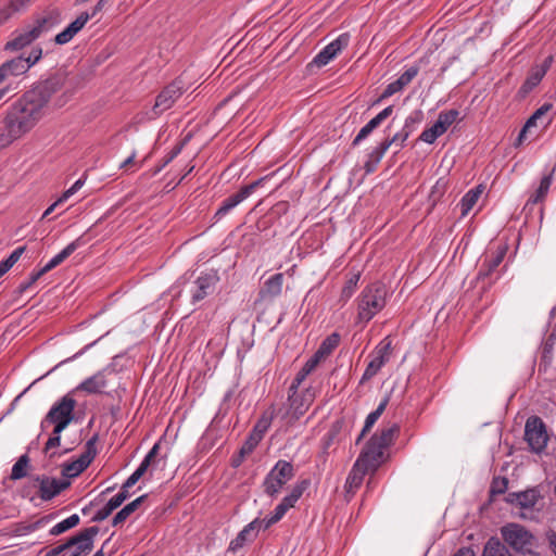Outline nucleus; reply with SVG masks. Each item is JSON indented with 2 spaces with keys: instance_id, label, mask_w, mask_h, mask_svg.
Returning <instances> with one entry per match:
<instances>
[{
  "instance_id": "nucleus-1",
  "label": "nucleus",
  "mask_w": 556,
  "mask_h": 556,
  "mask_svg": "<svg viewBox=\"0 0 556 556\" xmlns=\"http://www.w3.org/2000/svg\"><path fill=\"white\" fill-rule=\"evenodd\" d=\"M46 106L29 90L13 101L4 111L0 132V150L30 132L43 118Z\"/></svg>"
},
{
  "instance_id": "nucleus-2",
  "label": "nucleus",
  "mask_w": 556,
  "mask_h": 556,
  "mask_svg": "<svg viewBox=\"0 0 556 556\" xmlns=\"http://www.w3.org/2000/svg\"><path fill=\"white\" fill-rule=\"evenodd\" d=\"M70 425V392L64 394L59 402L52 405L48 414L40 422L41 431H47L50 427H52V431L49 434V438L45 444L43 452L49 457V459L53 460L54 458L61 456L62 454H66L70 452L68 448H65L62 453L52 452L53 448H56L61 444V432Z\"/></svg>"
},
{
  "instance_id": "nucleus-3",
  "label": "nucleus",
  "mask_w": 556,
  "mask_h": 556,
  "mask_svg": "<svg viewBox=\"0 0 556 556\" xmlns=\"http://www.w3.org/2000/svg\"><path fill=\"white\" fill-rule=\"evenodd\" d=\"M61 23V14L59 10L51 9L45 11L40 15H36L33 25H28L22 30H15L13 38L9 40L4 50L7 51H18L30 45L42 34L51 30L53 27Z\"/></svg>"
},
{
  "instance_id": "nucleus-4",
  "label": "nucleus",
  "mask_w": 556,
  "mask_h": 556,
  "mask_svg": "<svg viewBox=\"0 0 556 556\" xmlns=\"http://www.w3.org/2000/svg\"><path fill=\"white\" fill-rule=\"evenodd\" d=\"M399 431L400 427L397 424L380 429L366 443L356 462L371 472H375L383 463L384 451L392 444Z\"/></svg>"
},
{
  "instance_id": "nucleus-5",
  "label": "nucleus",
  "mask_w": 556,
  "mask_h": 556,
  "mask_svg": "<svg viewBox=\"0 0 556 556\" xmlns=\"http://www.w3.org/2000/svg\"><path fill=\"white\" fill-rule=\"evenodd\" d=\"M47 108L52 104L54 109L63 108L68 98V73L60 68L45 81L29 90Z\"/></svg>"
},
{
  "instance_id": "nucleus-6",
  "label": "nucleus",
  "mask_w": 556,
  "mask_h": 556,
  "mask_svg": "<svg viewBox=\"0 0 556 556\" xmlns=\"http://www.w3.org/2000/svg\"><path fill=\"white\" fill-rule=\"evenodd\" d=\"M387 295V287L380 281L366 286L357 296L358 323L367 324L381 312L386 306Z\"/></svg>"
},
{
  "instance_id": "nucleus-7",
  "label": "nucleus",
  "mask_w": 556,
  "mask_h": 556,
  "mask_svg": "<svg viewBox=\"0 0 556 556\" xmlns=\"http://www.w3.org/2000/svg\"><path fill=\"white\" fill-rule=\"evenodd\" d=\"M504 544L515 552L527 555L533 554L538 546L536 538L522 525L510 522L501 528Z\"/></svg>"
},
{
  "instance_id": "nucleus-8",
  "label": "nucleus",
  "mask_w": 556,
  "mask_h": 556,
  "mask_svg": "<svg viewBox=\"0 0 556 556\" xmlns=\"http://www.w3.org/2000/svg\"><path fill=\"white\" fill-rule=\"evenodd\" d=\"M294 477V468L290 462L280 459L266 475L263 489L270 497H276L287 482Z\"/></svg>"
},
{
  "instance_id": "nucleus-9",
  "label": "nucleus",
  "mask_w": 556,
  "mask_h": 556,
  "mask_svg": "<svg viewBox=\"0 0 556 556\" xmlns=\"http://www.w3.org/2000/svg\"><path fill=\"white\" fill-rule=\"evenodd\" d=\"M315 399V391L312 388L304 390L292 389L289 387L288 393V407L283 415V418L288 422H294L300 419L309 408Z\"/></svg>"
},
{
  "instance_id": "nucleus-10",
  "label": "nucleus",
  "mask_w": 556,
  "mask_h": 556,
  "mask_svg": "<svg viewBox=\"0 0 556 556\" xmlns=\"http://www.w3.org/2000/svg\"><path fill=\"white\" fill-rule=\"evenodd\" d=\"M62 479L39 475V501L49 502L70 486V460L61 464Z\"/></svg>"
},
{
  "instance_id": "nucleus-11",
  "label": "nucleus",
  "mask_w": 556,
  "mask_h": 556,
  "mask_svg": "<svg viewBox=\"0 0 556 556\" xmlns=\"http://www.w3.org/2000/svg\"><path fill=\"white\" fill-rule=\"evenodd\" d=\"M548 433L543 420L538 416H531L525 425V440L532 453L542 454L548 442Z\"/></svg>"
},
{
  "instance_id": "nucleus-12",
  "label": "nucleus",
  "mask_w": 556,
  "mask_h": 556,
  "mask_svg": "<svg viewBox=\"0 0 556 556\" xmlns=\"http://www.w3.org/2000/svg\"><path fill=\"white\" fill-rule=\"evenodd\" d=\"M392 354V340L389 337L382 339L369 354V363L359 380L361 384L372 379L380 369L390 361Z\"/></svg>"
},
{
  "instance_id": "nucleus-13",
  "label": "nucleus",
  "mask_w": 556,
  "mask_h": 556,
  "mask_svg": "<svg viewBox=\"0 0 556 556\" xmlns=\"http://www.w3.org/2000/svg\"><path fill=\"white\" fill-rule=\"evenodd\" d=\"M269 176L262 177L255 181H253L250 185H247L242 187L237 193L228 197L225 199L218 210L214 214V219L218 222L224 216H226L231 210H233L237 205H239L242 201H244L247 198H249L254 190L262 186L263 182L268 178Z\"/></svg>"
},
{
  "instance_id": "nucleus-14",
  "label": "nucleus",
  "mask_w": 556,
  "mask_h": 556,
  "mask_svg": "<svg viewBox=\"0 0 556 556\" xmlns=\"http://www.w3.org/2000/svg\"><path fill=\"white\" fill-rule=\"evenodd\" d=\"M184 92V83L180 79H176L168 84L164 89L156 96L155 103L153 106V113L160 115L163 112L169 110L175 102L181 97Z\"/></svg>"
},
{
  "instance_id": "nucleus-15",
  "label": "nucleus",
  "mask_w": 556,
  "mask_h": 556,
  "mask_svg": "<svg viewBox=\"0 0 556 556\" xmlns=\"http://www.w3.org/2000/svg\"><path fill=\"white\" fill-rule=\"evenodd\" d=\"M542 497L540 489L533 486L520 492H510L505 501L522 510H532Z\"/></svg>"
},
{
  "instance_id": "nucleus-16",
  "label": "nucleus",
  "mask_w": 556,
  "mask_h": 556,
  "mask_svg": "<svg viewBox=\"0 0 556 556\" xmlns=\"http://www.w3.org/2000/svg\"><path fill=\"white\" fill-rule=\"evenodd\" d=\"M219 278L216 273H202L194 281L191 289V301L198 303L212 294Z\"/></svg>"
},
{
  "instance_id": "nucleus-17",
  "label": "nucleus",
  "mask_w": 556,
  "mask_h": 556,
  "mask_svg": "<svg viewBox=\"0 0 556 556\" xmlns=\"http://www.w3.org/2000/svg\"><path fill=\"white\" fill-rule=\"evenodd\" d=\"M349 42L350 35L341 34L338 38L328 43L316 54V56L313 59V63L318 67L327 65L338 55V53H340L344 48L349 46Z\"/></svg>"
},
{
  "instance_id": "nucleus-18",
  "label": "nucleus",
  "mask_w": 556,
  "mask_h": 556,
  "mask_svg": "<svg viewBox=\"0 0 556 556\" xmlns=\"http://www.w3.org/2000/svg\"><path fill=\"white\" fill-rule=\"evenodd\" d=\"M29 70V64L24 61V56L13 58L0 65V86L9 83L11 78L18 77Z\"/></svg>"
},
{
  "instance_id": "nucleus-19",
  "label": "nucleus",
  "mask_w": 556,
  "mask_h": 556,
  "mask_svg": "<svg viewBox=\"0 0 556 556\" xmlns=\"http://www.w3.org/2000/svg\"><path fill=\"white\" fill-rule=\"evenodd\" d=\"M98 532L99 528L92 526L86 528L79 534L72 536V547L76 549V552L72 553V556H81V554L90 552L93 546V538Z\"/></svg>"
},
{
  "instance_id": "nucleus-20",
  "label": "nucleus",
  "mask_w": 556,
  "mask_h": 556,
  "mask_svg": "<svg viewBox=\"0 0 556 556\" xmlns=\"http://www.w3.org/2000/svg\"><path fill=\"white\" fill-rule=\"evenodd\" d=\"M506 247H498L497 250L490 256H486L477 275L478 280H484L496 271L497 267L503 262L506 254Z\"/></svg>"
},
{
  "instance_id": "nucleus-21",
  "label": "nucleus",
  "mask_w": 556,
  "mask_h": 556,
  "mask_svg": "<svg viewBox=\"0 0 556 556\" xmlns=\"http://www.w3.org/2000/svg\"><path fill=\"white\" fill-rule=\"evenodd\" d=\"M96 454L94 439H90L87 441L85 451L80 456L72 460V478L79 476L91 464Z\"/></svg>"
},
{
  "instance_id": "nucleus-22",
  "label": "nucleus",
  "mask_w": 556,
  "mask_h": 556,
  "mask_svg": "<svg viewBox=\"0 0 556 556\" xmlns=\"http://www.w3.org/2000/svg\"><path fill=\"white\" fill-rule=\"evenodd\" d=\"M106 384L108 383L104 370H101L84 380L79 386L76 387L75 391H81L87 394L100 393L104 388H106Z\"/></svg>"
},
{
  "instance_id": "nucleus-23",
  "label": "nucleus",
  "mask_w": 556,
  "mask_h": 556,
  "mask_svg": "<svg viewBox=\"0 0 556 556\" xmlns=\"http://www.w3.org/2000/svg\"><path fill=\"white\" fill-rule=\"evenodd\" d=\"M256 525L257 522L255 521H251L250 523H248L237 534V536L233 540H231L229 544V551L236 553L238 549L242 548L248 542H253L258 534L255 530Z\"/></svg>"
},
{
  "instance_id": "nucleus-24",
  "label": "nucleus",
  "mask_w": 556,
  "mask_h": 556,
  "mask_svg": "<svg viewBox=\"0 0 556 556\" xmlns=\"http://www.w3.org/2000/svg\"><path fill=\"white\" fill-rule=\"evenodd\" d=\"M128 496H129V494H124V493L118 492L116 495H114L112 498H110L108 501V503L102 508H100L94 514V516L92 517V520L101 521V520L106 519L113 513V510L118 508L126 501V498Z\"/></svg>"
},
{
  "instance_id": "nucleus-25",
  "label": "nucleus",
  "mask_w": 556,
  "mask_h": 556,
  "mask_svg": "<svg viewBox=\"0 0 556 556\" xmlns=\"http://www.w3.org/2000/svg\"><path fill=\"white\" fill-rule=\"evenodd\" d=\"M20 494L24 498H28L35 505H39V475L31 476L23 484Z\"/></svg>"
},
{
  "instance_id": "nucleus-26",
  "label": "nucleus",
  "mask_w": 556,
  "mask_h": 556,
  "mask_svg": "<svg viewBox=\"0 0 556 556\" xmlns=\"http://www.w3.org/2000/svg\"><path fill=\"white\" fill-rule=\"evenodd\" d=\"M282 281L283 276L282 274H276L271 277H269L265 283L264 288L261 290L260 294L263 299L266 298H276L278 296L282 291Z\"/></svg>"
},
{
  "instance_id": "nucleus-27",
  "label": "nucleus",
  "mask_w": 556,
  "mask_h": 556,
  "mask_svg": "<svg viewBox=\"0 0 556 556\" xmlns=\"http://www.w3.org/2000/svg\"><path fill=\"white\" fill-rule=\"evenodd\" d=\"M148 498V495L147 494H143L139 497H137L136 500H134L132 502L128 503L127 505H125L112 519V525L114 527L125 522L128 517L134 514L138 508L139 506Z\"/></svg>"
},
{
  "instance_id": "nucleus-28",
  "label": "nucleus",
  "mask_w": 556,
  "mask_h": 556,
  "mask_svg": "<svg viewBox=\"0 0 556 556\" xmlns=\"http://www.w3.org/2000/svg\"><path fill=\"white\" fill-rule=\"evenodd\" d=\"M387 151L388 144L381 141L368 153L367 161L364 164L366 174H371L376 170L378 164L380 163L381 159L383 157Z\"/></svg>"
},
{
  "instance_id": "nucleus-29",
  "label": "nucleus",
  "mask_w": 556,
  "mask_h": 556,
  "mask_svg": "<svg viewBox=\"0 0 556 556\" xmlns=\"http://www.w3.org/2000/svg\"><path fill=\"white\" fill-rule=\"evenodd\" d=\"M371 472L367 468H365L359 463L355 462L345 482V486L349 492L353 491L354 489H357L365 477V475Z\"/></svg>"
},
{
  "instance_id": "nucleus-30",
  "label": "nucleus",
  "mask_w": 556,
  "mask_h": 556,
  "mask_svg": "<svg viewBox=\"0 0 556 556\" xmlns=\"http://www.w3.org/2000/svg\"><path fill=\"white\" fill-rule=\"evenodd\" d=\"M483 192L482 185H479L467 191L459 202L462 216H466L478 202Z\"/></svg>"
},
{
  "instance_id": "nucleus-31",
  "label": "nucleus",
  "mask_w": 556,
  "mask_h": 556,
  "mask_svg": "<svg viewBox=\"0 0 556 556\" xmlns=\"http://www.w3.org/2000/svg\"><path fill=\"white\" fill-rule=\"evenodd\" d=\"M70 256V244H67L63 250L53 256L43 267L39 270L34 271L33 280H38L41 276L52 270L60 264H62Z\"/></svg>"
},
{
  "instance_id": "nucleus-32",
  "label": "nucleus",
  "mask_w": 556,
  "mask_h": 556,
  "mask_svg": "<svg viewBox=\"0 0 556 556\" xmlns=\"http://www.w3.org/2000/svg\"><path fill=\"white\" fill-rule=\"evenodd\" d=\"M482 556H511V554L500 539L492 536L486 541Z\"/></svg>"
},
{
  "instance_id": "nucleus-33",
  "label": "nucleus",
  "mask_w": 556,
  "mask_h": 556,
  "mask_svg": "<svg viewBox=\"0 0 556 556\" xmlns=\"http://www.w3.org/2000/svg\"><path fill=\"white\" fill-rule=\"evenodd\" d=\"M339 343L340 336L339 333L333 332L323 340L314 355L318 357L320 361H323L333 352V350L339 345Z\"/></svg>"
},
{
  "instance_id": "nucleus-34",
  "label": "nucleus",
  "mask_w": 556,
  "mask_h": 556,
  "mask_svg": "<svg viewBox=\"0 0 556 556\" xmlns=\"http://www.w3.org/2000/svg\"><path fill=\"white\" fill-rule=\"evenodd\" d=\"M321 361L314 354L309 357L291 382L292 389H300L306 377L317 367Z\"/></svg>"
},
{
  "instance_id": "nucleus-35",
  "label": "nucleus",
  "mask_w": 556,
  "mask_h": 556,
  "mask_svg": "<svg viewBox=\"0 0 556 556\" xmlns=\"http://www.w3.org/2000/svg\"><path fill=\"white\" fill-rule=\"evenodd\" d=\"M389 403V399L388 397H384L380 403L379 405L377 406V408L371 412L367 417H366V420H365V425H364V428L359 434V437L357 438L356 440V443H358L363 437L366 434V432H368L372 427L374 425L376 424V421L379 419V417L383 414V412L386 410V407Z\"/></svg>"
},
{
  "instance_id": "nucleus-36",
  "label": "nucleus",
  "mask_w": 556,
  "mask_h": 556,
  "mask_svg": "<svg viewBox=\"0 0 556 556\" xmlns=\"http://www.w3.org/2000/svg\"><path fill=\"white\" fill-rule=\"evenodd\" d=\"M552 109V104L545 103L541 108H539L526 122L525 126L519 132V141L522 140L526 132L529 131L532 127L538 125V122L545 117L546 113Z\"/></svg>"
},
{
  "instance_id": "nucleus-37",
  "label": "nucleus",
  "mask_w": 556,
  "mask_h": 556,
  "mask_svg": "<svg viewBox=\"0 0 556 556\" xmlns=\"http://www.w3.org/2000/svg\"><path fill=\"white\" fill-rule=\"evenodd\" d=\"M159 451L160 444L155 443L152 446V448L148 452V454L144 456V458L136 469V471L139 472L141 477H143L149 469H154V467L156 466V456L159 454Z\"/></svg>"
},
{
  "instance_id": "nucleus-38",
  "label": "nucleus",
  "mask_w": 556,
  "mask_h": 556,
  "mask_svg": "<svg viewBox=\"0 0 556 556\" xmlns=\"http://www.w3.org/2000/svg\"><path fill=\"white\" fill-rule=\"evenodd\" d=\"M159 451L160 444L155 443L152 446V448L148 452V454L144 456V458L136 469V471L139 472L141 477H143L149 469H154V467L156 466V456L159 454Z\"/></svg>"
},
{
  "instance_id": "nucleus-39",
  "label": "nucleus",
  "mask_w": 556,
  "mask_h": 556,
  "mask_svg": "<svg viewBox=\"0 0 556 556\" xmlns=\"http://www.w3.org/2000/svg\"><path fill=\"white\" fill-rule=\"evenodd\" d=\"M552 62V58H548L546 61V65L540 70H535L530 74V76L526 79L523 85L521 86V90L523 92L531 91L534 87H536L540 81L543 79L544 75L546 74L547 67L549 66V63Z\"/></svg>"
},
{
  "instance_id": "nucleus-40",
  "label": "nucleus",
  "mask_w": 556,
  "mask_h": 556,
  "mask_svg": "<svg viewBox=\"0 0 556 556\" xmlns=\"http://www.w3.org/2000/svg\"><path fill=\"white\" fill-rule=\"evenodd\" d=\"M273 418H274V413L270 412H265L261 418L256 421L255 426L253 427L252 431H251V434H253L254 437H256L257 439H260L262 441V439L264 438L265 433L267 432V430L269 429L270 425H271V421H273Z\"/></svg>"
},
{
  "instance_id": "nucleus-41",
  "label": "nucleus",
  "mask_w": 556,
  "mask_h": 556,
  "mask_svg": "<svg viewBox=\"0 0 556 556\" xmlns=\"http://www.w3.org/2000/svg\"><path fill=\"white\" fill-rule=\"evenodd\" d=\"M30 458L28 454H23L13 465L10 478L12 480H20L27 476Z\"/></svg>"
},
{
  "instance_id": "nucleus-42",
  "label": "nucleus",
  "mask_w": 556,
  "mask_h": 556,
  "mask_svg": "<svg viewBox=\"0 0 556 556\" xmlns=\"http://www.w3.org/2000/svg\"><path fill=\"white\" fill-rule=\"evenodd\" d=\"M359 278H361V274L359 273H355L353 274L344 283L342 290H341V296H340V300L343 302V303H346L351 298L352 295L354 294L356 288H357V283L359 281Z\"/></svg>"
},
{
  "instance_id": "nucleus-43",
  "label": "nucleus",
  "mask_w": 556,
  "mask_h": 556,
  "mask_svg": "<svg viewBox=\"0 0 556 556\" xmlns=\"http://www.w3.org/2000/svg\"><path fill=\"white\" fill-rule=\"evenodd\" d=\"M445 131L446 129L435 122L430 128H427L421 132L420 140L427 143H433Z\"/></svg>"
},
{
  "instance_id": "nucleus-44",
  "label": "nucleus",
  "mask_w": 556,
  "mask_h": 556,
  "mask_svg": "<svg viewBox=\"0 0 556 556\" xmlns=\"http://www.w3.org/2000/svg\"><path fill=\"white\" fill-rule=\"evenodd\" d=\"M304 490L305 486L303 484H296L293 486L292 491L281 500L280 504L285 506L287 510H289L290 508L294 507L295 503L302 496Z\"/></svg>"
},
{
  "instance_id": "nucleus-45",
  "label": "nucleus",
  "mask_w": 556,
  "mask_h": 556,
  "mask_svg": "<svg viewBox=\"0 0 556 556\" xmlns=\"http://www.w3.org/2000/svg\"><path fill=\"white\" fill-rule=\"evenodd\" d=\"M459 112L457 110L443 111L439 114L437 123L441 124L443 128H447L456 121Z\"/></svg>"
},
{
  "instance_id": "nucleus-46",
  "label": "nucleus",
  "mask_w": 556,
  "mask_h": 556,
  "mask_svg": "<svg viewBox=\"0 0 556 556\" xmlns=\"http://www.w3.org/2000/svg\"><path fill=\"white\" fill-rule=\"evenodd\" d=\"M419 72V67L417 65H413L408 67L404 73H402L396 79L399 85L402 88H405L407 85L412 83V80L417 76Z\"/></svg>"
},
{
  "instance_id": "nucleus-47",
  "label": "nucleus",
  "mask_w": 556,
  "mask_h": 556,
  "mask_svg": "<svg viewBox=\"0 0 556 556\" xmlns=\"http://www.w3.org/2000/svg\"><path fill=\"white\" fill-rule=\"evenodd\" d=\"M421 119H422V112L415 111L409 116L406 117L402 129L406 130L407 134L410 135L414 131L415 126L417 124H419L421 122Z\"/></svg>"
},
{
  "instance_id": "nucleus-48",
  "label": "nucleus",
  "mask_w": 556,
  "mask_h": 556,
  "mask_svg": "<svg viewBox=\"0 0 556 556\" xmlns=\"http://www.w3.org/2000/svg\"><path fill=\"white\" fill-rule=\"evenodd\" d=\"M409 135L406 130L401 129L399 132H396L393 137L384 139L382 142L388 144V149L395 144L399 148H402L405 143V141L408 139Z\"/></svg>"
},
{
  "instance_id": "nucleus-49",
  "label": "nucleus",
  "mask_w": 556,
  "mask_h": 556,
  "mask_svg": "<svg viewBox=\"0 0 556 556\" xmlns=\"http://www.w3.org/2000/svg\"><path fill=\"white\" fill-rule=\"evenodd\" d=\"M551 184H552V177L551 176H544L541 179V182H540V186H539V188L536 190V193H535V197L533 199V202H539V201H541L542 199L545 198V195L547 194L548 189L551 187Z\"/></svg>"
},
{
  "instance_id": "nucleus-50",
  "label": "nucleus",
  "mask_w": 556,
  "mask_h": 556,
  "mask_svg": "<svg viewBox=\"0 0 556 556\" xmlns=\"http://www.w3.org/2000/svg\"><path fill=\"white\" fill-rule=\"evenodd\" d=\"M508 486V480L505 477H497L492 480L491 494H503L506 492Z\"/></svg>"
},
{
  "instance_id": "nucleus-51",
  "label": "nucleus",
  "mask_w": 556,
  "mask_h": 556,
  "mask_svg": "<svg viewBox=\"0 0 556 556\" xmlns=\"http://www.w3.org/2000/svg\"><path fill=\"white\" fill-rule=\"evenodd\" d=\"M92 17L91 13L86 11L80 13L75 21L72 22V37L78 33L86 23Z\"/></svg>"
},
{
  "instance_id": "nucleus-52",
  "label": "nucleus",
  "mask_w": 556,
  "mask_h": 556,
  "mask_svg": "<svg viewBox=\"0 0 556 556\" xmlns=\"http://www.w3.org/2000/svg\"><path fill=\"white\" fill-rule=\"evenodd\" d=\"M25 250V245L16 248L5 260H2L1 263L4 264L7 268L11 269L20 260Z\"/></svg>"
},
{
  "instance_id": "nucleus-53",
  "label": "nucleus",
  "mask_w": 556,
  "mask_h": 556,
  "mask_svg": "<svg viewBox=\"0 0 556 556\" xmlns=\"http://www.w3.org/2000/svg\"><path fill=\"white\" fill-rule=\"evenodd\" d=\"M260 442H261L260 439H257L256 437H254L253 434L250 433V435L248 437V439L245 440V442L243 443V445L240 450V454L242 456H244L247 454L252 453L253 450L258 445Z\"/></svg>"
},
{
  "instance_id": "nucleus-54",
  "label": "nucleus",
  "mask_w": 556,
  "mask_h": 556,
  "mask_svg": "<svg viewBox=\"0 0 556 556\" xmlns=\"http://www.w3.org/2000/svg\"><path fill=\"white\" fill-rule=\"evenodd\" d=\"M253 521L257 522L255 530L258 533L260 530H267L273 525L277 523V520L273 515L265 517L264 519L255 518Z\"/></svg>"
},
{
  "instance_id": "nucleus-55",
  "label": "nucleus",
  "mask_w": 556,
  "mask_h": 556,
  "mask_svg": "<svg viewBox=\"0 0 556 556\" xmlns=\"http://www.w3.org/2000/svg\"><path fill=\"white\" fill-rule=\"evenodd\" d=\"M142 478L140 476L139 472H137L136 470L127 478V480L123 483L122 488H121V493H124V494H129L128 493V490L134 486L138 481L139 479Z\"/></svg>"
},
{
  "instance_id": "nucleus-56",
  "label": "nucleus",
  "mask_w": 556,
  "mask_h": 556,
  "mask_svg": "<svg viewBox=\"0 0 556 556\" xmlns=\"http://www.w3.org/2000/svg\"><path fill=\"white\" fill-rule=\"evenodd\" d=\"M142 478L140 476L139 472H137L136 470L127 478V480L123 483L122 488H121V493H124V494H129L128 493V490L134 486L138 481L139 479Z\"/></svg>"
},
{
  "instance_id": "nucleus-57",
  "label": "nucleus",
  "mask_w": 556,
  "mask_h": 556,
  "mask_svg": "<svg viewBox=\"0 0 556 556\" xmlns=\"http://www.w3.org/2000/svg\"><path fill=\"white\" fill-rule=\"evenodd\" d=\"M68 198L70 189L64 190L62 195L45 211V213L42 214V218L48 217L61 203L66 201Z\"/></svg>"
},
{
  "instance_id": "nucleus-58",
  "label": "nucleus",
  "mask_w": 556,
  "mask_h": 556,
  "mask_svg": "<svg viewBox=\"0 0 556 556\" xmlns=\"http://www.w3.org/2000/svg\"><path fill=\"white\" fill-rule=\"evenodd\" d=\"M403 88L399 85L397 80H394L392 83H390L386 89L383 90V92L381 93V97L380 99L383 100V99H387L391 96H393L394 93L401 91Z\"/></svg>"
},
{
  "instance_id": "nucleus-59",
  "label": "nucleus",
  "mask_w": 556,
  "mask_h": 556,
  "mask_svg": "<svg viewBox=\"0 0 556 556\" xmlns=\"http://www.w3.org/2000/svg\"><path fill=\"white\" fill-rule=\"evenodd\" d=\"M70 530V517L68 518H65L64 520H62L61 522H59L58 525H55L51 530H50V534L52 535H59L65 531Z\"/></svg>"
},
{
  "instance_id": "nucleus-60",
  "label": "nucleus",
  "mask_w": 556,
  "mask_h": 556,
  "mask_svg": "<svg viewBox=\"0 0 556 556\" xmlns=\"http://www.w3.org/2000/svg\"><path fill=\"white\" fill-rule=\"evenodd\" d=\"M42 55V50L41 48H34L31 50V52L29 53V55L27 58H24V61L27 62V64H29V68L36 64Z\"/></svg>"
},
{
  "instance_id": "nucleus-61",
  "label": "nucleus",
  "mask_w": 556,
  "mask_h": 556,
  "mask_svg": "<svg viewBox=\"0 0 556 556\" xmlns=\"http://www.w3.org/2000/svg\"><path fill=\"white\" fill-rule=\"evenodd\" d=\"M70 548V539L65 540L62 544L52 547L46 553V556H59L61 553Z\"/></svg>"
},
{
  "instance_id": "nucleus-62",
  "label": "nucleus",
  "mask_w": 556,
  "mask_h": 556,
  "mask_svg": "<svg viewBox=\"0 0 556 556\" xmlns=\"http://www.w3.org/2000/svg\"><path fill=\"white\" fill-rule=\"evenodd\" d=\"M33 0H10V3L7 5L10 8L12 13L18 12L22 9H24L26 5H28Z\"/></svg>"
},
{
  "instance_id": "nucleus-63",
  "label": "nucleus",
  "mask_w": 556,
  "mask_h": 556,
  "mask_svg": "<svg viewBox=\"0 0 556 556\" xmlns=\"http://www.w3.org/2000/svg\"><path fill=\"white\" fill-rule=\"evenodd\" d=\"M33 277H34V271L30 274L29 278L26 281H23L22 283H20V286L16 288V291H15L18 295H22L23 293H25L28 289H30L34 286V283L37 280H33Z\"/></svg>"
},
{
  "instance_id": "nucleus-64",
  "label": "nucleus",
  "mask_w": 556,
  "mask_h": 556,
  "mask_svg": "<svg viewBox=\"0 0 556 556\" xmlns=\"http://www.w3.org/2000/svg\"><path fill=\"white\" fill-rule=\"evenodd\" d=\"M54 41L58 45H64L70 41V25L55 36Z\"/></svg>"
}]
</instances>
